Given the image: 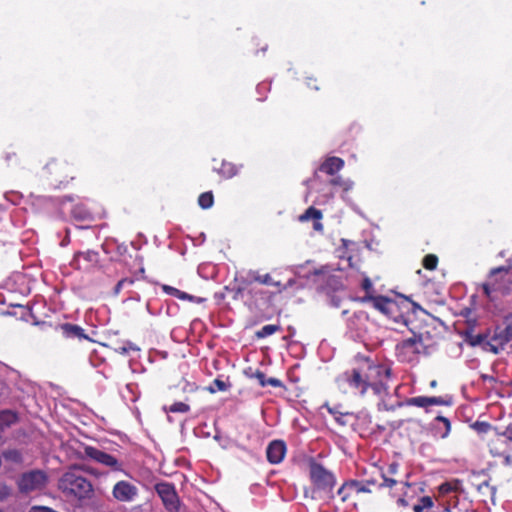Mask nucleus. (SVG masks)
Returning <instances> with one entry per match:
<instances>
[{
  "label": "nucleus",
  "instance_id": "1",
  "mask_svg": "<svg viewBox=\"0 0 512 512\" xmlns=\"http://www.w3.org/2000/svg\"><path fill=\"white\" fill-rule=\"evenodd\" d=\"M391 379V368L383 364H375L364 358L336 377L338 389L343 393L366 396L369 389L374 395L383 397L389 394L388 382Z\"/></svg>",
  "mask_w": 512,
  "mask_h": 512
},
{
  "label": "nucleus",
  "instance_id": "2",
  "mask_svg": "<svg viewBox=\"0 0 512 512\" xmlns=\"http://www.w3.org/2000/svg\"><path fill=\"white\" fill-rule=\"evenodd\" d=\"M464 493L462 481L452 479L439 485L438 492L435 497L437 506L433 512H451L456 509L459 504V496Z\"/></svg>",
  "mask_w": 512,
  "mask_h": 512
},
{
  "label": "nucleus",
  "instance_id": "3",
  "mask_svg": "<svg viewBox=\"0 0 512 512\" xmlns=\"http://www.w3.org/2000/svg\"><path fill=\"white\" fill-rule=\"evenodd\" d=\"M397 359L402 363H412L419 360L422 354H427V346L424 344L422 334H413L402 340L395 347Z\"/></svg>",
  "mask_w": 512,
  "mask_h": 512
},
{
  "label": "nucleus",
  "instance_id": "4",
  "mask_svg": "<svg viewBox=\"0 0 512 512\" xmlns=\"http://www.w3.org/2000/svg\"><path fill=\"white\" fill-rule=\"evenodd\" d=\"M59 487L79 499L89 498L93 494L91 482L76 471H68L60 478Z\"/></svg>",
  "mask_w": 512,
  "mask_h": 512
},
{
  "label": "nucleus",
  "instance_id": "5",
  "mask_svg": "<svg viewBox=\"0 0 512 512\" xmlns=\"http://www.w3.org/2000/svg\"><path fill=\"white\" fill-rule=\"evenodd\" d=\"M47 482V474L42 470L34 469L22 473L16 483L20 493L29 494L44 489Z\"/></svg>",
  "mask_w": 512,
  "mask_h": 512
},
{
  "label": "nucleus",
  "instance_id": "6",
  "mask_svg": "<svg viewBox=\"0 0 512 512\" xmlns=\"http://www.w3.org/2000/svg\"><path fill=\"white\" fill-rule=\"evenodd\" d=\"M309 475L312 484L318 490L330 493L336 484L334 474L327 470L322 464L317 463L314 460L309 464Z\"/></svg>",
  "mask_w": 512,
  "mask_h": 512
},
{
  "label": "nucleus",
  "instance_id": "7",
  "mask_svg": "<svg viewBox=\"0 0 512 512\" xmlns=\"http://www.w3.org/2000/svg\"><path fill=\"white\" fill-rule=\"evenodd\" d=\"M510 341H512V322L506 323L504 327L495 328L490 340L485 342V350L497 355Z\"/></svg>",
  "mask_w": 512,
  "mask_h": 512
},
{
  "label": "nucleus",
  "instance_id": "8",
  "mask_svg": "<svg viewBox=\"0 0 512 512\" xmlns=\"http://www.w3.org/2000/svg\"><path fill=\"white\" fill-rule=\"evenodd\" d=\"M155 491L161 498L165 509L168 512H179L180 499L175 486L169 482H160L155 485Z\"/></svg>",
  "mask_w": 512,
  "mask_h": 512
},
{
  "label": "nucleus",
  "instance_id": "9",
  "mask_svg": "<svg viewBox=\"0 0 512 512\" xmlns=\"http://www.w3.org/2000/svg\"><path fill=\"white\" fill-rule=\"evenodd\" d=\"M83 456L94 460L95 462L111 468L114 471H121L122 465L111 454L99 450L93 446L85 445L83 447Z\"/></svg>",
  "mask_w": 512,
  "mask_h": 512
},
{
  "label": "nucleus",
  "instance_id": "10",
  "mask_svg": "<svg viewBox=\"0 0 512 512\" xmlns=\"http://www.w3.org/2000/svg\"><path fill=\"white\" fill-rule=\"evenodd\" d=\"M100 264V255L98 251L95 250H87V251H78L74 254L72 265L82 271H91Z\"/></svg>",
  "mask_w": 512,
  "mask_h": 512
},
{
  "label": "nucleus",
  "instance_id": "11",
  "mask_svg": "<svg viewBox=\"0 0 512 512\" xmlns=\"http://www.w3.org/2000/svg\"><path fill=\"white\" fill-rule=\"evenodd\" d=\"M361 302H371L375 309L389 317H395V312L399 308L395 300L382 295H365L361 298Z\"/></svg>",
  "mask_w": 512,
  "mask_h": 512
},
{
  "label": "nucleus",
  "instance_id": "12",
  "mask_svg": "<svg viewBox=\"0 0 512 512\" xmlns=\"http://www.w3.org/2000/svg\"><path fill=\"white\" fill-rule=\"evenodd\" d=\"M489 452L494 457H503L505 465H512V456L510 455L511 444L500 434H496L489 443Z\"/></svg>",
  "mask_w": 512,
  "mask_h": 512
},
{
  "label": "nucleus",
  "instance_id": "13",
  "mask_svg": "<svg viewBox=\"0 0 512 512\" xmlns=\"http://www.w3.org/2000/svg\"><path fill=\"white\" fill-rule=\"evenodd\" d=\"M138 494V488L126 480L118 481L112 489L113 497L119 502H133Z\"/></svg>",
  "mask_w": 512,
  "mask_h": 512
},
{
  "label": "nucleus",
  "instance_id": "14",
  "mask_svg": "<svg viewBox=\"0 0 512 512\" xmlns=\"http://www.w3.org/2000/svg\"><path fill=\"white\" fill-rule=\"evenodd\" d=\"M404 404L406 406H415V407L427 409L428 407L433 406V405L450 406L452 404V399L444 398L441 396H438V397H436V396H432V397L417 396V397H412V398L406 399Z\"/></svg>",
  "mask_w": 512,
  "mask_h": 512
},
{
  "label": "nucleus",
  "instance_id": "15",
  "mask_svg": "<svg viewBox=\"0 0 512 512\" xmlns=\"http://www.w3.org/2000/svg\"><path fill=\"white\" fill-rule=\"evenodd\" d=\"M286 452L287 446L283 440H273L266 448L267 461L273 465L279 464L284 460Z\"/></svg>",
  "mask_w": 512,
  "mask_h": 512
},
{
  "label": "nucleus",
  "instance_id": "16",
  "mask_svg": "<svg viewBox=\"0 0 512 512\" xmlns=\"http://www.w3.org/2000/svg\"><path fill=\"white\" fill-rule=\"evenodd\" d=\"M58 329L61 331L62 336L66 339H73L78 341H91L89 336L85 334L84 329L79 325L72 323H63L58 326Z\"/></svg>",
  "mask_w": 512,
  "mask_h": 512
},
{
  "label": "nucleus",
  "instance_id": "17",
  "mask_svg": "<svg viewBox=\"0 0 512 512\" xmlns=\"http://www.w3.org/2000/svg\"><path fill=\"white\" fill-rule=\"evenodd\" d=\"M509 271H510V267H505V266L493 268L490 271V275H489L490 282L482 284L483 292L487 297L491 298V293L493 291H496L499 289V287L497 285V281H496V276L499 274L507 275L509 273Z\"/></svg>",
  "mask_w": 512,
  "mask_h": 512
},
{
  "label": "nucleus",
  "instance_id": "18",
  "mask_svg": "<svg viewBox=\"0 0 512 512\" xmlns=\"http://www.w3.org/2000/svg\"><path fill=\"white\" fill-rule=\"evenodd\" d=\"M462 335L465 342L472 347L482 344L485 346L486 338L488 337L487 334H474V324L470 322H468L467 327L463 330Z\"/></svg>",
  "mask_w": 512,
  "mask_h": 512
},
{
  "label": "nucleus",
  "instance_id": "19",
  "mask_svg": "<svg viewBox=\"0 0 512 512\" xmlns=\"http://www.w3.org/2000/svg\"><path fill=\"white\" fill-rule=\"evenodd\" d=\"M18 421V416L11 410L0 411V443L3 441V433Z\"/></svg>",
  "mask_w": 512,
  "mask_h": 512
},
{
  "label": "nucleus",
  "instance_id": "20",
  "mask_svg": "<svg viewBox=\"0 0 512 512\" xmlns=\"http://www.w3.org/2000/svg\"><path fill=\"white\" fill-rule=\"evenodd\" d=\"M343 166V159L339 157H329L320 165L319 170L328 175H334L338 171H340L343 168Z\"/></svg>",
  "mask_w": 512,
  "mask_h": 512
},
{
  "label": "nucleus",
  "instance_id": "21",
  "mask_svg": "<svg viewBox=\"0 0 512 512\" xmlns=\"http://www.w3.org/2000/svg\"><path fill=\"white\" fill-rule=\"evenodd\" d=\"M399 464L397 462H392L388 465L387 472L386 473H380V477L382 478L383 482L379 483V487L385 486V487H393L398 483V480H396L393 477L395 474H397L399 469Z\"/></svg>",
  "mask_w": 512,
  "mask_h": 512
},
{
  "label": "nucleus",
  "instance_id": "22",
  "mask_svg": "<svg viewBox=\"0 0 512 512\" xmlns=\"http://www.w3.org/2000/svg\"><path fill=\"white\" fill-rule=\"evenodd\" d=\"M435 507V503L430 496L420 497L416 503L412 505V509L414 512H433L432 510Z\"/></svg>",
  "mask_w": 512,
  "mask_h": 512
},
{
  "label": "nucleus",
  "instance_id": "23",
  "mask_svg": "<svg viewBox=\"0 0 512 512\" xmlns=\"http://www.w3.org/2000/svg\"><path fill=\"white\" fill-rule=\"evenodd\" d=\"M214 170L217 171L219 175L226 179L232 178L238 173L237 166L228 161H222L220 166L215 167Z\"/></svg>",
  "mask_w": 512,
  "mask_h": 512
},
{
  "label": "nucleus",
  "instance_id": "24",
  "mask_svg": "<svg viewBox=\"0 0 512 512\" xmlns=\"http://www.w3.org/2000/svg\"><path fill=\"white\" fill-rule=\"evenodd\" d=\"M253 377L258 381V383L261 387H266L268 385H270L272 387H282L283 386V383L281 380L274 378V377L267 378L265 373L260 370H256V372L253 374Z\"/></svg>",
  "mask_w": 512,
  "mask_h": 512
},
{
  "label": "nucleus",
  "instance_id": "25",
  "mask_svg": "<svg viewBox=\"0 0 512 512\" xmlns=\"http://www.w3.org/2000/svg\"><path fill=\"white\" fill-rule=\"evenodd\" d=\"M249 277L251 278L252 281L258 282L260 284L271 285V286H280V282L274 281L272 279L271 275L268 273L260 274L257 271H251L249 273Z\"/></svg>",
  "mask_w": 512,
  "mask_h": 512
},
{
  "label": "nucleus",
  "instance_id": "26",
  "mask_svg": "<svg viewBox=\"0 0 512 512\" xmlns=\"http://www.w3.org/2000/svg\"><path fill=\"white\" fill-rule=\"evenodd\" d=\"M356 484L352 483V480L346 481L342 484V486L338 489L337 494L340 496L342 502H346L349 498L355 495V491L353 486Z\"/></svg>",
  "mask_w": 512,
  "mask_h": 512
},
{
  "label": "nucleus",
  "instance_id": "27",
  "mask_svg": "<svg viewBox=\"0 0 512 512\" xmlns=\"http://www.w3.org/2000/svg\"><path fill=\"white\" fill-rule=\"evenodd\" d=\"M3 458L6 461L15 463V464H21L23 462L22 453L18 449H8L5 450L3 453Z\"/></svg>",
  "mask_w": 512,
  "mask_h": 512
},
{
  "label": "nucleus",
  "instance_id": "28",
  "mask_svg": "<svg viewBox=\"0 0 512 512\" xmlns=\"http://www.w3.org/2000/svg\"><path fill=\"white\" fill-rule=\"evenodd\" d=\"M214 204V195L211 191L203 192L198 197V205L202 209H209Z\"/></svg>",
  "mask_w": 512,
  "mask_h": 512
},
{
  "label": "nucleus",
  "instance_id": "29",
  "mask_svg": "<svg viewBox=\"0 0 512 512\" xmlns=\"http://www.w3.org/2000/svg\"><path fill=\"white\" fill-rule=\"evenodd\" d=\"M280 330H281V327L279 325H272V324L265 325L260 330H258L256 332V337L260 338V339L265 338V337H268Z\"/></svg>",
  "mask_w": 512,
  "mask_h": 512
},
{
  "label": "nucleus",
  "instance_id": "30",
  "mask_svg": "<svg viewBox=\"0 0 512 512\" xmlns=\"http://www.w3.org/2000/svg\"><path fill=\"white\" fill-rule=\"evenodd\" d=\"M322 218V213L320 210L309 207L300 217L299 219L301 221H309L311 219L313 220H320Z\"/></svg>",
  "mask_w": 512,
  "mask_h": 512
},
{
  "label": "nucleus",
  "instance_id": "31",
  "mask_svg": "<svg viewBox=\"0 0 512 512\" xmlns=\"http://www.w3.org/2000/svg\"><path fill=\"white\" fill-rule=\"evenodd\" d=\"M438 264V257L435 254H427L422 261V265L427 270L436 269Z\"/></svg>",
  "mask_w": 512,
  "mask_h": 512
},
{
  "label": "nucleus",
  "instance_id": "32",
  "mask_svg": "<svg viewBox=\"0 0 512 512\" xmlns=\"http://www.w3.org/2000/svg\"><path fill=\"white\" fill-rule=\"evenodd\" d=\"M230 386V383H226L225 381L216 378L214 379L212 385L208 388V390L210 393H215L217 391H226Z\"/></svg>",
  "mask_w": 512,
  "mask_h": 512
},
{
  "label": "nucleus",
  "instance_id": "33",
  "mask_svg": "<svg viewBox=\"0 0 512 512\" xmlns=\"http://www.w3.org/2000/svg\"><path fill=\"white\" fill-rule=\"evenodd\" d=\"M352 483L356 484L355 486H353L356 496H358L361 493L372 492V488H370L369 484L365 483L363 480H352Z\"/></svg>",
  "mask_w": 512,
  "mask_h": 512
},
{
  "label": "nucleus",
  "instance_id": "34",
  "mask_svg": "<svg viewBox=\"0 0 512 512\" xmlns=\"http://www.w3.org/2000/svg\"><path fill=\"white\" fill-rule=\"evenodd\" d=\"M330 184L333 186H339L344 191H348L352 187V183L350 181L344 180L342 177L337 176L330 180Z\"/></svg>",
  "mask_w": 512,
  "mask_h": 512
},
{
  "label": "nucleus",
  "instance_id": "35",
  "mask_svg": "<svg viewBox=\"0 0 512 512\" xmlns=\"http://www.w3.org/2000/svg\"><path fill=\"white\" fill-rule=\"evenodd\" d=\"M189 410L190 406L184 402H175L168 408L171 413H187Z\"/></svg>",
  "mask_w": 512,
  "mask_h": 512
},
{
  "label": "nucleus",
  "instance_id": "36",
  "mask_svg": "<svg viewBox=\"0 0 512 512\" xmlns=\"http://www.w3.org/2000/svg\"><path fill=\"white\" fill-rule=\"evenodd\" d=\"M12 495V488L5 482L0 481V502L7 500Z\"/></svg>",
  "mask_w": 512,
  "mask_h": 512
},
{
  "label": "nucleus",
  "instance_id": "37",
  "mask_svg": "<svg viewBox=\"0 0 512 512\" xmlns=\"http://www.w3.org/2000/svg\"><path fill=\"white\" fill-rule=\"evenodd\" d=\"M472 428L477 431L478 433H487L491 428V424L484 421H476Z\"/></svg>",
  "mask_w": 512,
  "mask_h": 512
},
{
  "label": "nucleus",
  "instance_id": "38",
  "mask_svg": "<svg viewBox=\"0 0 512 512\" xmlns=\"http://www.w3.org/2000/svg\"><path fill=\"white\" fill-rule=\"evenodd\" d=\"M134 284V279L133 278H123L121 279L120 281H118V283L115 285L114 287V294L115 295H118L121 290L123 289V287L129 285H133Z\"/></svg>",
  "mask_w": 512,
  "mask_h": 512
},
{
  "label": "nucleus",
  "instance_id": "39",
  "mask_svg": "<svg viewBox=\"0 0 512 512\" xmlns=\"http://www.w3.org/2000/svg\"><path fill=\"white\" fill-rule=\"evenodd\" d=\"M136 349L134 345L130 342H126L122 345L114 347V350L118 352L119 354L125 355L128 354L129 351Z\"/></svg>",
  "mask_w": 512,
  "mask_h": 512
},
{
  "label": "nucleus",
  "instance_id": "40",
  "mask_svg": "<svg viewBox=\"0 0 512 512\" xmlns=\"http://www.w3.org/2000/svg\"><path fill=\"white\" fill-rule=\"evenodd\" d=\"M478 491L482 495L490 494L491 496L494 495V487L490 486L487 481H484L483 483L478 485Z\"/></svg>",
  "mask_w": 512,
  "mask_h": 512
},
{
  "label": "nucleus",
  "instance_id": "41",
  "mask_svg": "<svg viewBox=\"0 0 512 512\" xmlns=\"http://www.w3.org/2000/svg\"><path fill=\"white\" fill-rule=\"evenodd\" d=\"M361 287L366 292V295H372L373 285L368 277H365L362 280Z\"/></svg>",
  "mask_w": 512,
  "mask_h": 512
},
{
  "label": "nucleus",
  "instance_id": "42",
  "mask_svg": "<svg viewBox=\"0 0 512 512\" xmlns=\"http://www.w3.org/2000/svg\"><path fill=\"white\" fill-rule=\"evenodd\" d=\"M435 420L438 421V422H442L443 423V425L445 426V433L443 434V437L447 436L448 433L451 430V422H450V420L448 418H446L444 416H440V415L437 416Z\"/></svg>",
  "mask_w": 512,
  "mask_h": 512
},
{
  "label": "nucleus",
  "instance_id": "43",
  "mask_svg": "<svg viewBox=\"0 0 512 512\" xmlns=\"http://www.w3.org/2000/svg\"><path fill=\"white\" fill-rule=\"evenodd\" d=\"M512 445V423H510L503 432H499Z\"/></svg>",
  "mask_w": 512,
  "mask_h": 512
},
{
  "label": "nucleus",
  "instance_id": "44",
  "mask_svg": "<svg viewBox=\"0 0 512 512\" xmlns=\"http://www.w3.org/2000/svg\"><path fill=\"white\" fill-rule=\"evenodd\" d=\"M162 290L170 295V296H173V297H176L177 298V295L179 293V289L175 288V287H172V286H169V285H163L162 286Z\"/></svg>",
  "mask_w": 512,
  "mask_h": 512
},
{
  "label": "nucleus",
  "instance_id": "45",
  "mask_svg": "<svg viewBox=\"0 0 512 512\" xmlns=\"http://www.w3.org/2000/svg\"><path fill=\"white\" fill-rule=\"evenodd\" d=\"M177 298L180 299V300H189V301H192L194 299V297L186 292H183L181 290H179V293L177 295Z\"/></svg>",
  "mask_w": 512,
  "mask_h": 512
},
{
  "label": "nucleus",
  "instance_id": "46",
  "mask_svg": "<svg viewBox=\"0 0 512 512\" xmlns=\"http://www.w3.org/2000/svg\"><path fill=\"white\" fill-rule=\"evenodd\" d=\"M397 504L399 506H402V507H408L411 505L410 501L408 499H406V497H400L398 500H397Z\"/></svg>",
  "mask_w": 512,
  "mask_h": 512
},
{
  "label": "nucleus",
  "instance_id": "47",
  "mask_svg": "<svg viewBox=\"0 0 512 512\" xmlns=\"http://www.w3.org/2000/svg\"><path fill=\"white\" fill-rule=\"evenodd\" d=\"M363 481L365 483L369 484V487L372 488V489L374 487H376V486H379L378 481L376 479H373V478L372 479H364Z\"/></svg>",
  "mask_w": 512,
  "mask_h": 512
},
{
  "label": "nucleus",
  "instance_id": "48",
  "mask_svg": "<svg viewBox=\"0 0 512 512\" xmlns=\"http://www.w3.org/2000/svg\"><path fill=\"white\" fill-rule=\"evenodd\" d=\"M436 386H437V381H436V380H432V381L430 382V387H431V388H435Z\"/></svg>",
  "mask_w": 512,
  "mask_h": 512
},
{
  "label": "nucleus",
  "instance_id": "49",
  "mask_svg": "<svg viewBox=\"0 0 512 512\" xmlns=\"http://www.w3.org/2000/svg\"><path fill=\"white\" fill-rule=\"evenodd\" d=\"M6 160H7V161H10V160H11V155L7 154V156H6Z\"/></svg>",
  "mask_w": 512,
  "mask_h": 512
},
{
  "label": "nucleus",
  "instance_id": "50",
  "mask_svg": "<svg viewBox=\"0 0 512 512\" xmlns=\"http://www.w3.org/2000/svg\"><path fill=\"white\" fill-rule=\"evenodd\" d=\"M411 304L414 306V307H418V305L414 302H411Z\"/></svg>",
  "mask_w": 512,
  "mask_h": 512
},
{
  "label": "nucleus",
  "instance_id": "51",
  "mask_svg": "<svg viewBox=\"0 0 512 512\" xmlns=\"http://www.w3.org/2000/svg\"><path fill=\"white\" fill-rule=\"evenodd\" d=\"M0 512H3V511L0 509Z\"/></svg>",
  "mask_w": 512,
  "mask_h": 512
}]
</instances>
